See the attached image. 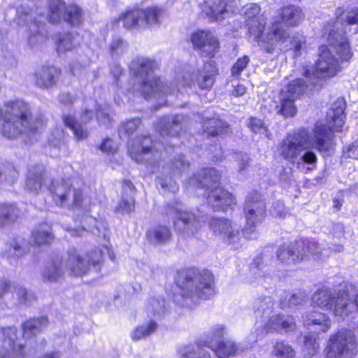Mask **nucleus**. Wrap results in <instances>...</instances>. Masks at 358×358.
Listing matches in <instances>:
<instances>
[{"label":"nucleus","instance_id":"obj_1","mask_svg":"<svg viewBox=\"0 0 358 358\" xmlns=\"http://www.w3.org/2000/svg\"><path fill=\"white\" fill-rule=\"evenodd\" d=\"M341 27V23L337 20L324 28V34L328 33L327 39L329 45L320 47L315 69H306L303 72L305 83L313 91L322 89L327 79L335 76L341 71V61H347L352 57L350 45Z\"/></svg>","mask_w":358,"mask_h":358},{"label":"nucleus","instance_id":"obj_2","mask_svg":"<svg viewBox=\"0 0 358 358\" xmlns=\"http://www.w3.org/2000/svg\"><path fill=\"white\" fill-rule=\"evenodd\" d=\"M261 8L256 3L247 4L242 8L241 14L244 16L248 31L258 41L261 47L267 52L271 53L279 45L284 51L294 50L295 56L300 55L303 41L299 38L290 37L282 28L280 22L272 23L264 33L265 20L260 15Z\"/></svg>","mask_w":358,"mask_h":358},{"label":"nucleus","instance_id":"obj_3","mask_svg":"<svg viewBox=\"0 0 358 358\" xmlns=\"http://www.w3.org/2000/svg\"><path fill=\"white\" fill-rule=\"evenodd\" d=\"M331 238L338 243L330 242L328 248L322 247L317 242L301 239L289 245H281L277 251L278 259L283 264H294L308 259L310 257L323 258L331 252H341L344 250V226L341 223L334 224L330 231Z\"/></svg>","mask_w":358,"mask_h":358},{"label":"nucleus","instance_id":"obj_4","mask_svg":"<svg viewBox=\"0 0 358 358\" xmlns=\"http://www.w3.org/2000/svg\"><path fill=\"white\" fill-rule=\"evenodd\" d=\"M158 68L157 62L150 58L140 57L134 59L130 64L129 69L138 83L135 84L134 90L141 92L145 99H158L159 106L166 102L165 97L168 94H175L179 88L172 87L160 78L153 76L154 71Z\"/></svg>","mask_w":358,"mask_h":358},{"label":"nucleus","instance_id":"obj_5","mask_svg":"<svg viewBox=\"0 0 358 358\" xmlns=\"http://www.w3.org/2000/svg\"><path fill=\"white\" fill-rule=\"evenodd\" d=\"M0 116L3 121L2 134L8 138H15L24 133L36 131L45 123L42 115L33 117L29 103L22 99L6 102L0 108Z\"/></svg>","mask_w":358,"mask_h":358},{"label":"nucleus","instance_id":"obj_6","mask_svg":"<svg viewBox=\"0 0 358 358\" xmlns=\"http://www.w3.org/2000/svg\"><path fill=\"white\" fill-rule=\"evenodd\" d=\"M178 286L180 293L174 295V301L189 308L199 303V299H209L215 294L214 278L208 270L187 269L180 274Z\"/></svg>","mask_w":358,"mask_h":358},{"label":"nucleus","instance_id":"obj_7","mask_svg":"<svg viewBox=\"0 0 358 358\" xmlns=\"http://www.w3.org/2000/svg\"><path fill=\"white\" fill-rule=\"evenodd\" d=\"M310 145L309 133L302 128L287 135L279 145L278 152L287 162L296 163L299 169L310 171L316 168L317 158Z\"/></svg>","mask_w":358,"mask_h":358},{"label":"nucleus","instance_id":"obj_8","mask_svg":"<svg viewBox=\"0 0 358 358\" xmlns=\"http://www.w3.org/2000/svg\"><path fill=\"white\" fill-rule=\"evenodd\" d=\"M345 101L343 98H338L331 105L327 113V117L330 120L329 126L317 123L313 130V140L316 148L325 153L329 152L334 149V130L340 131L344 124L345 117L344 111L345 109Z\"/></svg>","mask_w":358,"mask_h":358},{"label":"nucleus","instance_id":"obj_9","mask_svg":"<svg viewBox=\"0 0 358 358\" xmlns=\"http://www.w3.org/2000/svg\"><path fill=\"white\" fill-rule=\"evenodd\" d=\"M358 353V339L349 329H341L330 335L324 350V358H354Z\"/></svg>","mask_w":358,"mask_h":358},{"label":"nucleus","instance_id":"obj_10","mask_svg":"<svg viewBox=\"0 0 358 358\" xmlns=\"http://www.w3.org/2000/svg\"><path fill=\"white\" fill-rule=\"evenodd\" d=\"M64 263L65 270L71 276L81 277L91 271L97 273L102 264V252L96 250L82 256L76 248H71Z\"/></svg>","mask_w":358,"mask_h":358},{"label":"nucleus","instance_id":"obj_11","mask_svg":"<svg viewBox=\"0 0 358 358\" xmlns=\"http://www.w3.org/2000/svg\"><path fill=\"white\" fill-rule=\"evenodd\" d=\"M49 189L57 206L79 207L86 211L90 208L91 199L88 196L83 197L80 190L73 188L69 180H53Z\"/></svg>","mask_w":358,"mask_h":358},{"label":"nucleus","instance_id":"obj_12","mask_svg":"<svg viewBox=\"0 0 358 358\" xmlns=\"http://www.w3.org/2000/svg\"><path fill=\"white\" fill-rule=\"evenodd\" d=\"M313 92L303 78L292 80L280 94V102L276 106L277 113L285 117H294L297 113L294 100L302 94H309Z\"/></svg>","mask_w":358,"mask_h":358},{"label":"nucleus","instance_id":"obj_13","mask_svg":"<svg viewBox=\"0 0 358 358\" xmlns=\"http://www.w3.org/2000/svg\"><path fill=\"white\" fill-rule=\"evenodd\" d=\"M167 213L173 215L176 230L184 237L196 234L206 220L203 216H197L190 211L184 210L182 204L178 202L172 206L169 204Z\"/></svg>","mask_w":358,"mask_h":358},{"label":"nucleus","instance_id":"obj_14","mask_svg":"<svg viewBox=\"0 0 358 358\" xmlns=\"http://www.w3.org/2000/svg\"><path fill=\"white\" fill-rule=\"evenodd\" d=\"M47 18L52 23L59 22L62 17L71 25H79L83 21V11L78 5L66 6L63 0H48Z\"/></svg>","mask_w":358,"mask_h":358},{"label":"nucleus","instance_id":"obj_15","mask_svg":"<svg viewBox=\"0 0 358 358\" xmlns=\"http://www.w3.org/2000/svg\"><path fill=\"white\" fill-rule=\"evenodd\" d=\"M189 163L185 159L183 155H178L171 159L170 162L163 167L162 174L157 178V185L169 192H176L178 190V185L173 180V177H178L185 171Z\"/></svg>","mask_w":358,"mask_h":358},{"label":"nucleus","instance_id":"obj_16","mask_svg":"<svg viewBox=\"0 0 358 358\" xmlns=\"http://www.w3.org/2000/svg\"><path fill=\"white\" fill-rule=\"evenodd\" d=\"M129 152L133 160L150 164L159 159L162 155L158 150H155L149 136L138 137L133 141L129 145Z\"/></svg>","mask_w":358,"mask_h":358},{"label":"nucleus","instance_id":"obj_17","mask_svg":"<svg viewBox=\"0 0 358 358\" xmlns=\"http://www.w3.org/2000/svg\"><path fill=\"white\" fill-rule=\"evenodd\" d=\"M17 24L29 26V44L31 48H36L45 41V36L43 32V24L33 17V13L29 7L21 6L17 9Z\"/></svg>","mask_w":358,"mask_h":358},{"label":"nucleus","instance_id":"obj_18","mask_svg":"<svg viewBox=\"0 0 358 358\" xmlns=\"http://www.w3.org/2000/svg\"><path fill=\"white\" fill-rule=\"evenodd\" d=\"M296 327V322L293 317L284 315H270L268 320L265 324L264 328L257 329L250 335V340L255 343L258 339H261L267 333L285 331L288 332L293 331Z\"/></svg>","mask_w":358,"mask_h":358},{"label":"nucleus","instance_id":"obj_19","mask_svg":"<svg viewBox=\"0 0 358 358\" xmlns=\"http://www.w3.org/2000/svg\"><path fill=\"white\" fill-rule=\"evenodd\" d=\"M208 226L215 234L220 236L227 243L236 245L239 243L240 228L237 224L224 217H211Z\"/></svg>","mask_w":358,"mask_h":358},{"label":"nucleus","instance_id":"obj_20","mask_svg":"<svg viewBox=\"0 0 358 358\" xmlns=\"http://www.w3.org/2000/svg\"><path fill=\"white\" fill-rule=\"evenodd\" d=\"M94 117V109L85 108L80 115L79 120L70 114H63L62 120L64 125L73 132L75 138L78 141L86 139L88 137V130L83 124H88Z\"/></svg>","mask_w":358,"mask_h":358},{"label":"nucleus","instance_id":"obj_21","mask_svg":"<svg viewBox=\"0 0 358 358\" xmlns=\"http://www.w3.org/2000/svg\"><path fill=\"white\" fill-rule=\"evenodd\" d=\"M266 203L257 193L247 196L244 206V214L247 223L259 224L264 217Z\"/></svg>","mask_w":358,"mask_h":358},{"label":"nucleus","instance_id":"obj_22","mask_svg":"<svg viewBox=\"0 0 358 358\" xmlns=\"http://www.w3.org/2000/svg\"><path fill=\"white\" fill-rule=\"evenodd\" d=\"M16 328L8 327L1 329L3 336V350L0 352V358H22L24 357V346L16 344Z\"/></svg>","mask_w":358,"mask_h":358},{"label":"nucleus","instance_id":"obj_23","mask_svg":"<svg viewBox=\"0 0 358 358\" xmlns=\"http://www.w3.org/2000/svg\"><path fill=\"white\" fill-rule=\"evenodd\" d=\"M192 42L195 48L206 56L213 57L220 48L217 38L208 31H199L193 34Z\"/></svg>","mask_w":358,"mask_h":358},{"label":"nucleus","instance_id":"obj_24","mask_svg":"<svg viewBox=\"0 0 358 358\" xmlns=\"http://www.w3.org/2000/svg\"><path fill=\"white\" fill-rule=\"evenodd\" d=\"M218 73V69L215 61L209 59L205 62L202 67L198 68L194 74V80L198 87L201 90L210 89Z\"/></svg>","mask_w":358,"mask_h":358},{"label":"nucleus","instance_id":"obj_25","mask_svg":"<svg viewBox=\"0 0 358 358\" xmlns=\"http://www.w3.org/2000/svg\"><path fill=\"white\" fill-rule=\"evenodd\" d=\"M207 201L214 210L217 211H226L229 207L236 203L234 196L219 185L210 189Z\"/></svg>","mask_w":358,"mask_h":358},{"label":"nucleus","instance_id":"obj_26","mask_svg":"<svg viewBox=\"0 0 358 358\" xmlns=\"http://www.w3.org/2000/svg\"><path fill=\"white\" fill-rule=\"evenodd\" d=\"M186 121L183 115L164 117L159 121L157 129L162 136H176L186 125Z\"/></svg>","mask_w":358,"mask_h":358},{"label":"nucleus","instance_id":"obj_27","mask_svg":"<svg viewBox=\"0 0 358 358\" xmlns=\"http://www.w3.org/2000/svg\"><path fill=\"white\" fill-rule=\"evenodd\" d=\"M60 74V70L54 66H43L34 73L35 84L40 88H50L57 84Z\"/></svg>","mask_w":358,"mask_h":358},{"label":"nucleus","instance_id":"obj_28","mask_svg":"<svg viewBox=\"0 0 358 358\" xmlns=\"http://www.w3.org/2000/svg\"><path fill=\"white\" fill-rule=\"evenodd\" d=\"M220 174L213 168L201 170L189 180V183L197 188L212 189L220 184Z\"/></svg>","mask_w":358,"mask_h":358},{"label":"nucleus","instance_id":"obj_29","mask_svg":"<svg viewBox=\"0 0 358 358\" xmlns=\"http://www.w3.org/2000/svg\"><path fill=\"white\" fill-rule=\"evenodd\" d=\"M303 325L310 331L324 333L331 328V321L326 314L319 311H313L307 313L304 317Z\"/></svg>","mask_w":358,"mask_h":358},{"label":"nucleus","instance_id":"obj_30","mask_svg":"<svg viewBox=\"0 0 358 358\" xmlns=\"http://www.w3.org/2000/svg\"><path fill=\"white\" fill-rule=\"evenodd\" d=\"M355 311V305L350 299L346 291H338L331 312L333 315L341 320H345Z\"/></svg>","mask_w":358,"mask_h":358},{"label":"nucleus","instance_id":"obj_31","mask_svg":"<svg viewBox=\"0 0 358 358\" xmlns=\"http://www.w3.org/2000/svg\"><path fill=\"white\" fill-rule=\"evenodd\" d=\"M239 0H218L210 6L208 15L219 22L238 10Z\"/></svg>","mask_w":358,"mask_h":358},{"label":"nucleus","instance_id":"obj_32","mask_svg":"<svg viewBox=\"0 0 358 358\" xmlns=\"http://www.w3.org/2000/svg\"><path fill=\"white\" fill-rule=\"evenodd\" d=\"M48 178L42 165H37L29 169L27 174L26 187L32 192L38 193L46 185Z\"/></svg>","mask_w":358,"mask_h":358},{"label":"nucleus","instance_id":"obj_33","mask_svg":"<svg viewBox=\"0 0 358 358\" xmlns=\"http://www.w3.org/2000/svg\"><path fill=\"white\" fill-rule=\"evenodd\" d=\"M82 227L79 229L67 228L66 230L70 232L72 236H80L82 233L85 231L94 232L96 230L98 232L105 231L106 229V223L103 220H97L96 218L85 215L80 220Z\"/></svg>","mask_w":358,"mask_h":358},{"label":"nucleus","instance_id":"obj_34","mask_svg":"<svg viewBox=\"0 0 358 358\" xmlns=\"http://www.w3.org/2000/svg\"><path fill=\"white\" fill-rule=\"evenodd\" d=\"M148 241L154 245L167 243L171 238V229L164 224H155L149 228L146 234Z\"/></svg>","mask_w":358,"mask_h":358},{"label":"nucleus","instance_id":"obj_35","mask_svg":"<svg viewBox=\"0 0 358 358\" xmlns=\"http://www.w3.org/2000/svg\"><path fill=\"white\" fill-rule=\"evenodd\" d=\"M210 349L218 358H228L243 352L245 348L232 341H226L217 344L211 343Z\"/></svg>","mask_w":358,"mask_h":358},{"label":"nucleus","instance_id":"obj_36","mask_svg":"<svg viewBox=\"0 0 358 358\" xmlns=\"http://www.w3.org/2000/svg\"><path fill=\"white\" fill-rule=\"evenodd\" d=\"M336 293L330 288L320 289L313 294V303L322 309L331 311L336 298Z\"/></svg>","mask_w":358,"mask_h":358},{"label":"nucleus","instance_id":"obj_37","mask_svg":"<svg viewBox=\"0 0 358 358\" xmlns=\"http://www.w3.org/2000/svg\"><path fill=\"white\" fill-rule=\"evenodd\" d=\"M64 260L60 257L53 259L51 264L46 266L42 273L43 279L45 281L53 282L61 279L64 273Z\"/></svg>","mask_w":358,"mask_h":358},{"label":"nucleus","instance_id":"obj_38","mask_svg":"<svg viewBox=\"0 0 358 358\" xmlns=\"http://www.w3.org/2000/svg\"><path fill=\"white\" fill-rule=\"evenodd\" d=\"M203 130L208 136H217L229 133L230 128L227 122L219 118H210L204 121Z\"/></svg>","mask_w":358,"mask_h":358},{"label":"nucleus","instance_id":"obj_39","mask_svg":"<svg viewBox=\"0 0 358 358\" xmlns=\"http://www.w3.org/2000/svg\"><path fill=\"white\" fill-rule=\"evenodd\" d=\"M143 9L134 8L122 13L119 20L122 22V26L127 29L143 28Z\"/></svg>","mask_w":358,"mask_h":358},{"label":"nucleus","instance_id":"obj_40","mask_svg":"<svg viewBox=\"0 0 358 358\" xmlns=\"http://www.w3.org/2000/svg\"><path fill=\"white\" fill-rule=\"evenodd\" d=\"M48 324V320L45 317L33 318L26 321L23 325L24 337L27 339L30 338L45 329Z\"/></svg>","mask_w":358,"mask_h":358},{"label":"nucleus","instance_id":"obj_41","mask_svg":"<svg viewBox=\"0 0 358 358\" xmlns=\"http://www.w3.org/2000/svg\"><path fill=\"white\" fill-rule=\"evenodd\" d=\"M280 16L283 22L289 26L297 25L303 17L302 10L295 6L283 7Z\"/></svg>","mask_w":358,"mask_h":358},{"label":"nucleus","instance_id":"obj_42","mask_svg":"<svg viewBox=\"0 0 358 358\" xmlns=\"http://www.w3.org/2000/svg\"><path fill=\"white\" fill-rule=\"evenodd\" d=\"M274 301L271 296H261L253 303L254 312L257 317L270 316L274 310Z\"/></svg>","mask_w":358,"mask_h":358},{"label":"nucleus","instance_id":"obj_43","mask_svg":"<svg viewBox=\"0 0 358 358\" xmlns=\"http://www.w3.org/2000/svg\"><path fill=\"white\" fill-rule=\"evenodd\" d=\"M80 37L78 34L65 33L61 34L57 42V52H64L75 48L80 44Z\"/></svg>","mask_w":358,"mask_h":358},{"label":"nucleus","instance_id":"obj_44","mask_svg":"<svg viewBox=\"0 0 358 358\" xmlns=\"http://www.w3.org/2000/svg\"><path fill=\"white\" fill-rule=\"evenodd\" d=\"M158 328V324L154 320H150L147 324H143L136 327L130 334L131 339L137 341L146 338L155 333Z\"/></svg>","mask_w":358,"mask_h":358},{"label":"nucleus","instance_id":"obj_45","mask_svg":"<svg viewBox=\"0 0 358 358\" xmlns=\"http://www.w3.org/2000/svg\"><path fill=\"white\" fill-rule=\"evenodd\" d=\"M32 238L36 244H49L54 239L51 227L47 224H41L32 232Z\"/></svg>","mask_w":358,"mask_h":358},{"label":"nucleus","instance_id":"obj_46","mask_svg":"<svg viewBox=\"0 0 358 358\" xmlns=\"http://www.w3.org/2000/svg\"><path fill=\"white\" fill-rule=\"evenodd\" d=\"M143 14L141 15L144 27L148 25H154L160 22L163 17L165 10L158 7H150L143 10Z\"/></svg>","mask_w":358,"mask_h":358},{"label":"nucleus","instance_id":"obj_47","mask_svg":"<svg viewBox=\"0 0 358 358\" xmlns=\"http://www.w3.org/2000/svg\"><path fill=\"white\" fill-rule=\"evenodd\" d=\"M18 210L13 204L0 203V227L14 222Z\"/></svg>","mask_w":358,"mask_h":358},{"label":"nucleus","instance_id":"obj_48","mask_svg":"<svg viewBox=\"0 0 358 358\" xmlns=\"http://www.w3.org/2000/svg\"><path fill=\"white\" fill-rule=\"evenodd\" d=\"M247 126L253 133L264 135L266 138H271V134L262 119L250 117L247 121Z\"/></svg>","mask_w":358,"mask_h":358},{"label":"nucleus","instance_id":"obj_49","mask_svg":"<svg viewBox=\"0 0 358 358\" xmlns=\"http://www.w3.org/2000/svg\"><path fill=\"white\" fill-rule=\"evenodd\" d=\"M141 120L139 118H134L126 122H123L119 129L118 134L120 138H127L131 135L140 126Z\"/></svg>","mask_w":358,"mask_h":358},{"label":"nucleus","instance_id":"obj_50","mask_svg":"<svg viewBox=\"0 0 358 358\" xmlns=\"http://www.w3.org/2000/svg\"><path fill=\"white\" fill-rule=\"evenodd\" d=\"M273 354L277 358H294L295 351L290 345L283 341H277L273 346Z\"/></svg>","mask_w":358,"mask_h":358},{"label":"nucleus","instance_id":"obj_51","mask_svg":"<svg viewBox=\"0 0 358 358\" xmlns=\"http://www.w3.org/2000/svg\"><path fill=\"white\" fill-rule=\"evenodd\" d=\"M92 103L94 106V109L96 110V119L100 125L108 127L110 125L112 118L110 115V106L105 104L103 106H99L97 108L96 102L91 101Z\"/></svg>","mask_w":358,"mask_h":358},{"label":"nucleus","instance_id":"obj_52","mask_svg":"<svg viewBox=\"0 0 358 358\" xmlns=\"http://www.w3.org/2000/svg\"><path fill=\"white\" fill-rule=\"evenodd\" d=\"M127 49V43L119 36L113 37L109 45L110 54L113 57L122 55Z\"/></svg>","mask_w":358,"mask_h":358},{"label":"nucleus","instance_id":"obj_53","mask_svg":"<svg viewBox=\"0 0 358 358\" xmlns=\"http://www.w3.org/2000/svg\"><path fill=\"white\" fill-rule=\"evenodd\" d=\"M306 294L304 292L298 291L289 296H286V299L280 302L282 308L286 307L292 308L295 306L302 304L306 300Z\"/></svg>","mask_w":358,"mask_h":358},{"label":"nucleus","instance_id":"obj_54","mask_svg":"<svg viewBox=\"0 0 358 358\" xmlns=\"http://www.w3.org/2000/svg\"><path fill=\"white\" fill-rule=\"evenodd\" d=\"M208 339L205 341L206 345L210 348L211 343L217 344L222 342L221 339L227 334V329L223 324L215 325L209 333Z\"/></svg>","mask_w":358,"mask_h":358},{"label":"nucleus","instance_id":"obj_55","mask_svg":"<svg viewBox=\"0 0 358 358\" xmlns=\"http://www.w3.org/2000/svg\"><path fill=\"white\" fill-rule=\"evenodd\" d=\"M135 208V200L133 195H123L116 207L115 212L120 214L130 213Z\"/></svg>","mask_w":358,"mask_h":358},{"label":"nucleus","instance_id":"obj_56","mask_svg":"<svg viewBox=\"0 0 358 358\" xmlns=\"http://www.w3.org/2000/svg\"><path fill=\"white\" fill-rule=\"evenodd\" d=\"M303 352L308 357H312L317 353L320 344L317 338L313 334H310L304 337L303 339Z\"/></svg>","mask_w":358,"mask_h":358},{"label":"nucleus","instance_id":"obj_57","mask_svg":"<svg viewBox=\"0 0 358 358\" xmlns=\"http://www.w3.org/2000/svg\"><path fill=\"white\" fill-rule=\"evenodd\" d=\"M263 257L259 256L254 259L253 266L250 268V273L254 275L255 280L262 281V278H266V266L262 265Z\"/></svg>","mask_w":358,"mask_h":358},{"label":"nucleus","instance_id":"obj_58","mask_svg":"<svg viewBox=\"0 0 358 358\" xmlns=\"http://www.w3.org/2000/svg\"><path fill=\"white\" fill-rule=\"evenodd\" d=\"M50 145L60 149L64 145V132L61 127H56L48 137Z\"/></svg>","mask_w":358,"mask_h":358},{"label":"nucleus","instance_id":"obj_59","mask_svg":"<svg viewBox=\"0 0 358 358\" xmlns=\"http://www.w3.org/2000/svg\"><path fill=\"white\" fill-rule=\"evenodd\" d=\"M182 358H211V356L205 349L188 347L182 352Z\"/></svg>","mask_w":358,"mask_h":358},{"label":"nucleus","instance_id":"obj_60","mask_svg":"<svg viewBox=\"0 0 358 358\" xmlns=\"http://www.w3.org/2000/svg\"><path fill=\"white\" fill-rule=\"evenodd\" d=\"M13 294L21 304H25L34 298L32 293L29 292L26 289L19 285L14 287Z\"/></svg>","mask_w":358,"mask_h":358},{"label":"nucleus","instance_id":"obj_61","mask_svg":"<svg viewBox=\"0 0 358 358\" xmlns=\"http://www.w3.org/2000/svg\"><path fill=\"white\" fill-rule=\"evenodd\" d=\"M250 62L248 56H243L236 61V62L232 66L231 69V76L236 78H238L242 71L247 67Z\"/></svg>","mask_w":358,"mask_h":358},{"label":"nucleus","instance_id":"obj_62","mask_svg":"<svg viewBox=\"0 0 358 358\" xmlns=\"http://www.w3.org/2000/svg\"><path fill=\"white\" fill-rule=\"evenodd\" d=\"M235 159L238 163L239 171H244L248 166L250 162L248 155L241 152L235 153Z\"/></svg>","mask_w":358,"mask_h":358},{"label":"nucleus","instance_id":"obj_63","mask_svg":"<svg viewBox=\"0 0 358 358\" xmlns=\"http://www.w3.org/2000/svg\"><path fill=\"white\" fill-rule=\"evenodd\" d=\"M100 149L107 154H113L117 150V145L111 138H106L101 143Z\"/></svg>","mask_w":358,"mask_h":358},{"label":"nucleus","instance_id":"obj_64","mask_svg":"<svg viewBox=\"0 0 358 358\" xmlns=\"http://www.w3.org/2000/svg\"><path fill=\"white\" fill-rule=\"evenodd\" d=\"M344 153L349 157L358 159V139L350 144L344 150Z\"/></svg>","mask_w":358,"mask_h":358}]
</instances>
